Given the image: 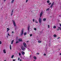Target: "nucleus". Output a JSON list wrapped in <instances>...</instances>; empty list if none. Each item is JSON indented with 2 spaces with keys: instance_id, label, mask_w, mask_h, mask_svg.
<instances>
[{
  "instance_id": "f257e3e1",
  "label": "nucleus",
  "mask_w": 61,
  "mask_h": 61,
  "mask_svg": "<svg viewBox=\"0 0 61 61\" xmlns=\"http://www.w3.org/2000/svg\"><path fill=\"white\" fill-rule=\"evenodd\" d=\"M12 22L13 23V25L14 26H16V24L15 22V21L14 20H12Z\"/></svg>"
},
{
  "instance_id": "f03ea898",
  "label": "nucleus",
  "mask_w": 61,
  "mask_h": 61,
  "mask_svg": "<svg viewBox=\"0 0 61 61\" xmlns=\"http://www.w3.org/2000/svg\"><path fill=\"white\" fill-rule=\"evenodd\" d=\"M24 33V29H22L21 31V32L20 35L22 36Z\"/></svg>"
},
{
  "instance_id": "7ed1b4c3",
  "label": "nucleus",
  "mask_w": 61,
  "mask_h": 61,
  "mask_svg": "<svg viewBox=\"0 0 61 61\" xmlns=\"http://www.w3.org/2000/svg\"><path fill=\"white\" fill-rule=\"evenodd\" d=\"M21 49L23 51H24L25 50V48L24 47L22 46L21 47Z\"/></svg>"
},
{
  "instance_id": "20e7f679",
  "label": "nucleus",
  "mask_w": 61,
  "mask_h": 61,
  "mask_svg": "<svg viewBox=\"0 0 61 61\" xmlns=\"http://www.w3.org/2000/svg\"><path fill=\"white\" fill-rule=\"evenodd\" d=\"M3 51L4 53V54H6V50L5 49H4L3 50Z\"/></svg>"
},
{
  "instance_id": "39448f33",
  "label": "nucleus",
  "mask_w": 61,
  "mask_h": 61,
  "mask_svg": "<svg viewBox=\"0 0 61 61\" xmlns=\"http://www.w3.org/2000/svg\"><path fill=\"white\" fill-rule=\"evenodd\" d=\"M54 5V2H53L51 5V6L50 7L51 8H52L53 6V5Z\"/></svg>"
},
{
  "instance_id": "423d86ee",
  "label": "nucleus",
  "mask_w": 61,
  "mask_h": 61,
  "mask_svg": "<svg viewBox=\"0 0 61 61\" xmlns=\"http://www.w3.org/2000/svg\"><path fill=\"white\" fill-rule=\"evenodd\" d=\"M39 23H41V22H42V20H41V18H40L39 19Z\"/></svg>"
},
{
  "instance_id": "0eeeda50",
  "label": "nucleus",
  "mask_w": 61,
  "mask_h": 61,
  "mask_svg": "<svg viewBox=\"0 0 61 61\" xmlns=\"http://www.w3.org/2000/svg\"><path fill=\"white\" fill-rule=\"evenodd\" d=\"M24 46L25 48H26V43H23Z\"/></svg>"
},
{
  "instance_id": "6e6552de",
  "label": "nucleus",
  "mask_w": 61,
  "mask_h": 61,
  "mask_svg": "<svg viewBox=\"0 0 61 61\" xmlns=\"http://www.w3.org/2000/svg\"><path fill=\"white\" fill-rule=\"evenodd\" d=\"M42 15H43V12H41L40 14V17L42 16Z\"/></svg>"
},
{
  "instance_id": "1a4fd4ad",
  "label": "nucleus",
  "mask_w": 61,
  "mask_h": 61,
  "mask_svg": "<svg viewBox=\"0 0 61 61\" xmlns=\"http://www.w3.org/2000/svg\"><path fill=\"white\" fill-rule=\"evenodd\" d=\"M29 29H30V25H28V31H29Z\"/></svg>"
},
{
  "instance_id": "9d476101",
  "label": "nucleus",
  "mask_w": 61,
  "mask_h": 61,
  "mask_svg": "<svg viewBox=\"0 0 61 61\" xmlns=\"http://www.w3.org/2000/svg\"><path fill=\"white\" fill-rule=\"evenodd\" d=\"M13 10H12L11 12V16H12V15H13Z\"/></svg>"
},
{
  "instance_id": "9b49d317",
  "label": "nucleus",
  "mask_w": 61,
  "mask_h": 61,
  "mask_svg": "<svg viewBox=\"0 0 61 61\" xmlns=\"http://www.w3.org/2000/svg\"><path fill=\"white\" fill-rule=\"evenodd\" d=\"M7 32H8L10 30V29L9 28H7Z\"/></svg>"
},
{
  "instance_id": "f8f14e48",
  "label": "nucleus",
  "mask_w": 61,
  "mask_h": 61,
  "mask_svg": "<svg viewBox=\"0 0 61 61\" xmlns=\"http://www.w3.org/2000/svg\"><path fill=\"white\" fill-rule=\"evenodd\" d=\"M61 30V27H58V29H57V30Z\"/></svg>"
},
{
  "instance_id": "ddd939ff",
  "label": "nucleus",
  "mask_w": 61,
  "mask_h": 61,
  "mask_svg": "<svg viewBox=\"0 0 61 61\" xmlns=\"http://www.w3.org/2000/svg\"><path fill=\"white\" fill-rule=\"evenodd\" d=\"M19 41H22V39L21 38H20L19 39Z\"/></svg>"
},
{
  "instance_id": "4468645a",
  "label": "nucleus",
  "mask_w": 61,
  "mask_h": 61,
  "mask_svg": "<svg viewBox=\"0 0 61 61\" xmlns=\"http://www.w3.org/2000/svg\"><path fill=\"white\" fill-rule=\"evenodd\" d=\"M21 53L23 55H25V52H24L23 51H22Z\"/></svg>"
},
{
  "instance_id": "2eb2a0df",
  "label": "nucleus",
  "mask_w": 61,
  "mask_h": 61,
  "mask_svg": "<svg viewBox=\"0 0 61 61\" xmlns=\"http://www.w3.org/2000/svg\"><path fill=\"white\" fill-rule=\"evenodd\" d=\"M14 1H15V0H12L11 3V4H13V3H14Z\"/></svg>"
},
{
  "instance_id": "dca6fc26",
  "label": "nucleus",
  "mask_w": 61,
  "mask_h": 61,
  "mask_svg": "<svg viewBox=\"0 0 61 61\" xmlns=\"http://www.w3.org/2000/svg\"><path fill=\"white\" fill-rule=\"evenodd\" d=\"M17 41H18V40H17V39H16V44H17L18 43V42Z\"/></svg>"
},
{
  "instance_id": "f3484780",
  "label": "nucleus",
  "mask_w": 61,
  "mask_h": 61,
  "mask_svg": "<svg viewBox=\"0 0 61 61\" xmlns=\"http://www.w3.org/2000/svg\"><path fill=\"white\" fill-rule=\"evenodd\" d=\"M14 40H13L12 41H11V44H13V42H14Z\"/></svg>"
},
{
  "instance_id": "a211bd4d",
  "label": "nucleus",
  "mask_w": 61,
  "mask_h": 61,
  "mask_svg": "<svg viewBox=\"0 0 61 61\" xmlns=\"http://www.w3.org/2000/svg\"><path fill=\"white\" fill-rule=\"evenodd\" d=\"M53 36L55 37H56V34H54Z\"/></svg>"
},
{
  "instance_id": "6ab92c4d",
  "label": "nucleus",
  "mask_w": 61,
  "mask_h": 61,
  "mask_svg": "<svg viewBox=\"0 0 61 61\" xmlns=\"http://www.w3.org/2000/svg\"><path fill=\"white\" fill-rule=\"evenodd\" d=\"M14 56V55H13L11 57V58H13V57Z\"/></svg>"
},
{
  "instance_id": "aec40b11",
  "label": "nucleus",
  "mask_w": 61,
  "mask_h": 61,
  "mask_svg": "<svg viewBox=\"0 0 61 61\" xmlns=\"http://www.w3.org/2000/svg\"><path fill=\"white\" fill-rule=\"evenodd\" d=\"M43 20L44 21H46V19H43Z\"/></svg>"
},
{
  "instance_id": "412c9836",
  "label": "nucleus",
  "mask_w": 61,
  "mask_h": 61,
  "mask_svg": "<svg viewBox=\"0 0 61 61\" xmlns=\"http://www.w3.org/2000/svg\"><path fill=\"white\" fill-rule=\"evenodd\" d=\"M47 27L48 28H50V26H49V25H48L47 26Z\"/></svg>"
},
{
  "instance_id": "4be33fe9",
  "label": "nucleus",
  "mask_w": 61,
  "mask_h": 61,
  "mask_svg": "<svg viewBox=\"0 0 61 61\" xmlns=\"http://www.w3.org/2000/svg\"><path fill=\"white\" fill-rule=\"evenodd\" d=\"M10 50H11V49H12V48H11V45H10Z\"/></svg>"
},
{
  "instance_id": "5701e85b",
  "label": "nucleus",
  "mask_w": 61,
  "mask_h": 61,
  "mask_svg": "<svg viewBox=\"0 0 61 61\" xmlns=\"http://www.w3.org/2000/svg\"><path fill=\"white\" fill-rule=\"evenodd\" d=\"M19 55L20 56H21V53L20 52H19Z\"/></svg>"
},
{
  "instance_id": "b1692460",
  "label": "nucleus",
  "mask_w": 61,
  "mask_h": 61,
  "mask_svg": "<svg viewBox=\"0 0 61 61\" xmlns=\"http://www.w3.org/2000/svg\"><path fill=\"white\" fill-rule=\"evenodd\" d=\"M35 59H36V57L34 56L33 57Z\"/></svg>"
},
{
  "instance_id": "393cba45",
  "label": "nucleus",
  "mask_w": 61,
  "mask_h": 61,
  "mask_svg": "<svg viewBox=\"0 0 61 61\" xmlns=\"http://www.w3.org/2000/svg\"><path fill=\"white\" fill-rule=\"evenodd\" d=\"M50 2V1L49 0H47V3H49V2Z\"/></svg>"
},
{
  "instance_id": "a878e982",
  "label": "nucleus",
  "mask_w": 61,
  "mask_h": 61,
  "mask_svg": "<svg viewBox=\"0 0 61 61\" xmlns=\"http://www.w3.org/2000/svg\"><path fill=\"white\" fill-rule=\"evenodd\" d=\"M26 35V32H25L24 33V36H25Z\"/></svg>"
},
{
  "instance_id": "bb28decb",
  "label": "nucleus",
  "mask_w": 61,
  "mask_h": 61,
  "mask_svg": "<svg viewBox=\"0 0 61 61\" xmlns=\"http://www.w3.org/2000/svg\"><path fill=\"white\" fill-rule=\"evenodd\" d=\"M38 43H41V41H38Z\"/></svg>"
},
{
  "instance_id": "cd10ccee",
  "label": "nucleus",
  "mask_w": 61,
  "mask_h": 61,
  "mask_svg": "<svg viewBox=\"0 0 61 61\" xmlns=\"http://www.w3.org/2000/svg\"><path fill=\"white\" fill-rule=\"evenodd\" d=\"M53 28H56V26H53Z\"/></svg>"
},
{
  "instance_id": "c85d7f7f",
  "label": "nucleus",
  "mask_w": 61,
  "mask_h": 61,
  "mask_svg": "<svg viewBox=\"0 0 61 61\" xmlns=\"http://www.w3.org/2000/svg\"><path fill=\"white\" fill-rule=\"evenodd\" d=\"M49 8H47L46 10V11H48L49 10Z\"/></svg>"
},
{
  "instance_id": "c756f323",
  "label": "nucleus",
  "mask_w": 61,
  "mask_h": 61,
  "mask_svg": "<svg viewBox=\"0 0 61 61\" xmlns=\"http://www.w3.org/2000/svg\"><path fill=\"white\" fill-rule=\"evenodd\" d=\"M7 35L9 36H11V35H10L9 34V33Z\"/></svg>"
},
{
  "instance_id": "7c9ffc66",
  "label": "nucleus",
  "mask_w": 61,
  "mask_h": 61,
  "mask_svg": "<svg viewBox=\"0 0 61 61\" xmlns=\"http://www.w3.org/2000/svg\"><path fill=\"white\" fill-rule=\"evenodd\" d=\"M34 29L35 30H36V28H34Z\"/></svg>"
},
{
  "instance_id": "2f4dec72",
  "label": "nucleus",
  "mask_w": 61,
  "mask_h": 61,
  "mask_svg": "<svg viewBox=\"0 0 61 61\" xmlns=\"http://www.w3.org/2000/svg\"><path fill=\"white\" fill-rule=\"evenodd\" d=\"M35 22L36 23H38V22H37V20L35 21Z\"/></svg>"
},
{
  "instance_id": "473e14b6",
  "label": "nucleus",
  "mask_w": 61,
  "mask_h": 61,
  "mask_svg": "<svg viewBox=\"0 0 61 61\" xmlns=\"http://www.w3.org/2000/svg\"><path fill=\"white\" fill-rule=\"evenodd\" d=\"M28 0H26V3H27V2H28Z\"/></svg>"
},
{
  "instance_id": "72a5a7b5",
  "label": "nucleus",
  "mask_w": 61,
  "mask_h": 61,
  "mask_svg": "<svg viewBox=\"0 0 61 61\" xmlns=\"http://www.w3.org/2000/svg\"><path fill=\"white\" fill-rule=\"evenodd\" d=\"M0 45L2 44V42H1V41H0Z\"/></svg>"
},
{
  "instance_id": "f704fd0d",
  "label": "nucleus",
  "mask_w": 61,
  "mask_h": 61,
  "mask_svg": "<svg viewBox=\"0 0 61 61\" xmlns=\"http://www.w3.org/2000/svg\"><path fill=\"white\" fill-rule=\"evenodd\" d=\"M30 36H32V34H31L30 35Z\"/></svg>"
},
{
  "instance_id": "c9c22d12",
  "label": "nucleus",
  "mask_w": 61,
  "mask_h": 61,
  "mask_svg": "<svg viewBox=\"0 0 61 61\" xmlns=\"http://www.w3.org/2000/svg\"><path fill=\"white\" fill-rule=\"evenodd\" d=\"M51 4V3H49L48 5H50Z\"/></svg>"
},
{
  "instance_id": "e433bc0d",
  "label": "nucleus",
  "mask_w": 61,
  "mask_h": 61,
  "mask_svg": "<svg viewBox=\"0 0 61 61\" xmlns=\"http://www.w3.org/2000/svg\"><path fill=\"white\" fill-rule=\"evenodd\" d=\"M33 22H34L35 21V19H33Z\"/></svg>"
},
{
  "instance_id": "4c0bfd02",
  "label": "nucleus",
  "mask_w": 61,
  "mask_h": 61,
  "mask_svg": "<svg viewBox=\"0 0 61 61\" xmlns=\"http://www.w3.org/2000/svg\"><path fill=\"white\" fill-rule=\"evenodd\" d=\"M44 56H46V54L44 53Z\"/></svg>"
},
{
  "instance_id": "58836bf2",
  "label": "nucleus",
  "mask_w": 61,
  "mask_h": 61,
  "mask_svg": "<svg viewBox=\"0 0 61 61\" xmlns=\"http://www.w3.org/2000/svg\"><path fill=\"white\" fill-rule=\"evenodd\" d=\"M60 38V37H59L57 38V39H59Z\"/></svg>"
},
{
  "instance_id": "ea45409f",
  "label": "nucleus",
  "mask_w": 61,
  "mask_h": 61,
  "mask_svg": "<svg viewBox=\"0 0 61 61\" xmlns=\"http://www.w3.org/2000/svg\"><path fill=\"white\" fill-rule=\"evenodd\" d=\"M37 55H39V53H37Z\"/></svg>"
},
{
  "instance_id": "a19ab883",
  "label": "nucleus",
  "mask_w": 61,
  "mask_h": 61,
  "mask_svg": "<svg viewBox=\"0 0 61 61\" xmlns=\"http://www.w3.org/2000/svg\"><path fill=\"white\" fill-rule=\"evenodd\" d=\"M20 59V58H18V60H19Z\"/></svg>"
},
{
  "instance_id": "79ce46f5",
  "label": "nucleus",
  "mask_w": 61,
  "mask_h": 61,
  "mask_svg": "<svg viewBox=\"0 0 61 61\" xmlns=\"http://www.w3.org/2000/svg\"><path fill=\"white\" fill-rule=\"evenodd\" d=\"M15 61V59H14L13 60V61Z\"/></svg>"
},
{
  "instance_id": "37998d69",
  "label": "nucleus",
  "mask_w": 61,
  "mask_h": 61,
  "mask_svg": "<svg viewBox=\"0 0 61 61\" xmlns=\"http://www.w3.org/2000/svg\"><path fill=\"white\" fill-rule=\"evenodd\" d=\"M4 2H5L6 1V0H4Z\"/></svg>"
},
{
  "instance_id": "c03bdc74",
  "label": "nucleus",
  "mask_w": 61,
  "mask_h": 61,
  "mask_svg": "<svg viewBox=\"0 0 61 61\" xmlns=\"http://www.w3.org/2000/svg\"><path fill=\"white\" fill-rule=\"evenodd\" d=\"M12 34H14V31H12Z\"/></svg>"
},
{
  "instance_id": "a18cd8bd",
  "label": "nucleus",
  "mask_w": 61,
  "mask_h": 61,
  "mask_svg": "<svg viewBox=\"0 0 61 61\" xmlns=\"http://www.w3.org/2000/svg\"><path fill=\"white\" fill-rule=\"evenodd\" d=\"M20 61H22V60H21V59H20Z\"/></svg>"
},
{
  "instance_id": "49530a36",
  "label": "nucleus",
  "mask_w": 61,
  "mask_h": 61,
  "mask_svg": "<svg viewBox=\"0 0 61 61\" xmlns=\"http://www.w3.org/2000/svg\"><path fill=\"white\" fill-rule=\"evenodd\" d=\"M29 42V41H27V42Z\"/></svg>"
},
{
  "instance_id": "de8ad7c7",
  "label": "nucleus",
  "mask_w": 61,
  "mask_h": 61,
  "mask_svg": "<svg viewBox=\"0 0 61 61\" xmlns=\"http://www.w3.org/2000/svg\"><path fill=\"white\" fill-rule=\"evenodd\" d=\"M60 55H61V53H60Z\"/></svg>"
},
{
  "instance_id": "09e8293b",
  "label": "nucleus",
  "mask_w": 61,
  "mask_h": 61,
  "mask_svg": "<svg viewBox=\"0 0 61 61\" xmlns=\"http://www.w3.org/2000/svg\"><path fill=\"white\" fill-rule=\"evenodd\" d=\"M31 57V56H30V57Z\"/></svg>"
},
{
  "instance_id": "8fccbe9b",
  "label": "nucleus",
  "mask_w": 61,
  "mask_h": 61,
  "mask_svg": "<svg viewBox=\"0 0 61 61\" xmlns=\"http://www.w3.org/2000/svg\"><path fill=\"white\" fill-rule=\"evenodd\" d=\"M4 61H6V60H5Z\"/></svg>"
},
{
  "instance_id": "3c124183",
  "label": "nucleus",
  "mask_w": 61,
  "mask_h": 61,
  "mask_svg": "<svg viewBox=\"0 0 61 61\" xmlns=\"http://www.w3.org/2000/svg\"><path fill=\"white\" fill-rule=\"evenodd\" d=\"M7 37H8L7 36Z\"/></svg>"
}]
</instances>
